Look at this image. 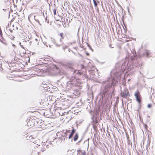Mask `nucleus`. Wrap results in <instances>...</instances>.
Instances as JSON below:
<instances>
[{
    "label": "nucleus",
    "mask_w": 155,
    "mask_h": 155,
    "mask_svg": "<svg viewBox=\"0 0 155 155\" xmlns=\"http://www.w3.org/2000/svg\"><path fill=\"white\" fill-rule=\"evenodd\" d=\"M151 106H152V105L151 104H148L147 105V107L148 108H150V107H151Z\"/></svg>",
    "instance_id": "15"
},
{
    "label": "nucleus",
    "mask_w": 155,
    "mask_h": 155,
    "mask_svg": "<svg viewBox=\"0 0 155 155\" xmlns=\"http://www.w3.org/2000/svg\"><path fill=\"white\" fill-rule=\"evenodd\" d=\"M134 96L136 98V101L138 102V103L140 104L141 102L142 97L140 94V93L139 91H137L135 92L134 93Z\"/></svg>",
    "instance_id": "2"
},
{
    "label": "nucleus",
    "mask_w": 155,
    "mask_h": 155,
    "mask_svg": "<svg viewBox=\"0 0 155 155\" xmlns=\"http://www.w3.org/2000/svg\"><path fill=\"white\" fill-rule=\"evenodd\" d=\"M75 130L73 128L72 130L71 133L69 135V138L70 139L73 136L74 133L75 132Z\"/></svg>",
    "instance_id": "6"
},
{
    "label": "nucleus",
    "mask_w": 155,
    "mask_h": 155,
    "mask_svg": "<svg viewBox=\"0 0 155 155\" xmlns=\"http://www.w3.org/2000/svg\"><path fill=\"white\" fill-rule=\"evenodd\" d=\"M74 80H75V78H74Z\"/></svg>",
    "instance_id": "19"
},
{
    "label": "nucleus",
    "mask_w": 155,
    "mask_h": 155,
    "mask_svg": "<svg viewBox=\"0 0 155 155\" xmlns=\"http://www.w3.org/2000/svg\"><path fill=\"white\" fill-rule=\"evenodd\" d=\"M8 37L10 38L12 40H13L15 38V37L12 35H9Z\"/></svg>",
    "instance_id": "11"
},
{
    "label": "nucleus",
    "mask_w": 155,
    "mask_h": 155,
    "mask_svg": "<svg viewBox=\"0 0 155 155\" xmlns=\"http://www.w3.org/2000/svg\"><path fill=\"white\" fill-rule=\"evenodd\" d=\"M78 153H80V155H86L85 152L84 151L78 150Z\"/></svg>",
    "instance_id": "8"
},
{
    "label": "nucleus",
    "mask_w": 155,
    "mask_h": 155,
    "mask_svg": "<svg viewBox=\"0 0 155 155\" xmlns=\"http://www.w3.org/2000/svg\"><path fill=\"white\" fill-rule=\"evenodd\" d=\"M70 81H72V78H71V79H70Z\"/></svg>",
    "instance_id": "17"
},
{
    "label": "nucleus",
    "mask_w": 155,
    "mask_h": 155,
    "mask_svg": "<svg viewBox=\"0 0 155 155\" xmlns=\"http://www.w3.org/2000/svg\"><path fill=\"white\" fill-rule=\"evenodd\" d=\"M29 140L31 142L34 143L35 144H36V145H38L37 143L39 141L38 140H36L35 141H33L34 139H35V138L33 137L32 136H30L29 137Z\"/></svg>",
    "instance_id": "4"
},
{
    "label": "nucleus",
    "mask_w": 155,
    "mask_h": 155,
    "mask_svg": "<svg viewBox=\"0 0 155 155\" xmlns=\"http://www.w3.org/2000/svg\"><path fill=\"white\" fill-rule=\"evenodd\" d=\"M93 2L94 5V6L95 7H97V0H93Z\"/></svg>",
    "instance_id": "12"
},
{
    "label": "nucleus",
    "mask_w": 155,
    "mask_h": 155,
    "mask_svg": "<svg viewBox=\"0 0 155 155\" xmlns=\"http://www.w3.org/2000/svg\"><path fill=\"white\" fill-rule=\"evenodd\" d=\"M144 127L146 130H148V126L146 124H144Z\"/></svg>",
    "instance_id": "13"
},
{
    "label": "nucleus",
    "mask_w": 155,
    "mask_h": 155,
    "mask_svg": "<svg viewBox=\"0 0 155 155\" xmlns=\"http://www.w3.org/2000/svg\"><path fill=\"white\" fill-rule=\"evenodd\" d=\"M35 120L33 119H30L27 122L28 126L31 128L35 126Z\"/></svg>",
    "instance_id": "3"
},
{
    "label": "nucleus",
    "mask_w": 155,
    "mask_h": 155,
    "mask_svg": "<svg viewBox=\"0 0 155 155\" xmlns=\"http://www.w3.org/2000/svg\"><path fill=\"white\" fill-rule=\"evenodd\" d=\"M151 53L148 51H146L145 52L144 55L147 57H148L150 55Z\"/></svg>",
    "instance_id": "7"
},
{
    "label": "nucleus",
    "mask_w": 155,
    "mask_h": 155,
    "mask_svg": "<svg viewBox=\"0 0 155 155\" xmlns=\"http://www.w3.org/2000/svg\"><path fill=\"white\" fill-rule=\"evenodd\" d=\"M34 43L35 45H40L42 43L41 41L39 38L35 39L34 41Z\"/></svg>",
    "instance_id": "5"
},
{
    "label": "nucleus",
    "mask_w": 155,
    "mask_h": 155,
    "mask_svg": "<svg viewBox=\"0 0 155 155\" xmlns=\"http://www.w3.org/2000/svg\"><path fill=\"white\" fill-rule=\"evenodd\" d=\"M120 96L121 97L126 99L130 97V94L128 89H124L123 91L121 92Z\"/></svg>",
    "instance_id": "1"
},
{
    "label": "nucleus",
    "mask_w": 155,
    "mask_h": 155,
    "mask_svg": "<svg viewBox=\"0 0 155 155\" xmlns=\"http://www.w3.org/2000/svg\"><path fill=\"white\" fill-rule=\"evenodd\" d=\"M54 15H55L56 14V10L55 8H54L53 10Z\"/></svg>",
    "instance_id": "14"
},
{
    "label": "nucleus",
    "mask_w": 155,
    "mask_h": 155,
    "mask_svg": "<svg viewBox=\"0 0 155 155\" xmlns=\"http://www.w3.org/2000/svg\"><path fill=\"white\" fill-rule=\"evenodd\" d=\"M78 138V135L77 134H75V136H74V141H76V140H77Z\"/></svg>",
    "instance_id": "10"
},
{
    "label": "nucleus",
    "mask_w": 155,
    "mask_h": 155,
    "mask_svg": "<svg viewBox=\"0 0 155 155\" xmlns=\"http://www.w3.org/2000/svg\"><path fill=\"white\" fill-rule=\"evenodd\" d=\"M63 35L64 33L62 32L61 33H60L59 34V35L61 37V38H60L61 40H63L64 39V37H63Z\"/></svg>",
    "instance_id": "9"
},
{
    "label": "nucleus",
    "mask_w": 155,
    "mask_h": 155,
    "mask_svg": "<svg viewBox=\"0 0 155 155\" xmlns=\"http://www.w3.org/2000/svg\"><path fill=\"white\" fill-rule=\"evenodd\" d=\"M36 140H38L36 138H35V139H34L33 141H35Z\"/></svg>",
    "instance_id": "16"
},
{
    "label": "nucleus",
    "mask_w": 155,
    "mask_h": 155,
    "mask_svg": "<svg viewBox=\"0 0 155 155\" xmlns=\"http://www.w3.org/2000/svg\"><path fill=\"white\" fill-rule=\"evenodd\" d=\"M128 41V40H127V41Z\"/></svg>",
    "instance_id": "18"
}]
</instances>
